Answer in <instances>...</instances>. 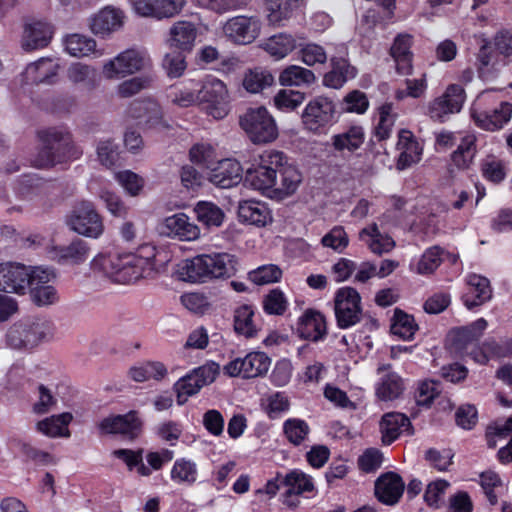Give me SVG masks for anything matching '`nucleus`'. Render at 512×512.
Here are the masks:
<instances>
[{"label": "nucleus", "instance_id": "7", "mask_svg": "<svg viewBox=\"0 0 512 512\" xmlns=\"http://www.w3.org/2000/svg\"><path fill=\"white\" fill-rule=\"evenodd\" d=\"M67 225L74 232L90 238H98L104 230L103 222L93 203L81 201L67 217Z\"/></svg>", "mask_w": 512, "mask_h": 512}, {"label": "nucleus", "instance_id": "19", "mask_svg": "<svg viewBox=\"0 0 512 512\" xmlns=\"http://www.w3.org/2000/svg\"><path fill=\"white\" fill-rule=\"evenodd\" d=\"M135 12L141 16L172 17L185 4V0H131Z\"/></svg>", "mask_w": 512, "mask_h": 512}, {"label": "nucleus", "instance_id": "58", "mask_svg": "<svg viewBox=\"0 0 512 512\" xmlns=\"http://www.w3.org/2000/svg\"><path fill=\"white\" fill-rule=\"evenodd\" d=\"M248 277L257 285L271 284L281 279L282 270L274 264L263 265L249 272Z\"/></svg>", "mask_w": 512, "mask_h": 512}, {"label": "nucleus", "instance_id": "47", "mask_svg": "<svg viewBox=\"0 0 512 512\" xmlns=\"http://www.w3.org/2000/svg\"><path fill=\"white\" fill-rule=\"evenodd\" d=\"M121 260L119 254H99L91 261V269L115 282Z\"/></svg>", "mask_w": 512, "mask_h": 512}, {"label": "nucleus", "instance_id": "57", "mask_svg": "<svg viewBox=\"0 0 512 512\" xmlns=\"http://www.w3.org/2000/svg\"><path fill=\"white\" fill-rule=\"evenodd\" d=\"M283 431L288 441L300 445L310 432L308 424L301 419H288L284 422Z\"/></svg>", "mask_w": 512, "mask_h": 512}, {"label": "nucleus", "instance_id": "29", "mask_svg": "<svg viewBox=\"0 0 512 512\" xmlns=\"http://www.w3.org/2000/svg\"><path fill=\"white\" fill-rule=\"evenodd\" d=\"M52 27L42 21L27 24L22 46L25 50H35L47 46L52 38Z\"/></svg>", "mask_w": 512, "mask_h": 512}, {"label": "nucleus", "instance_id": "21", "mask_svg": "<svg viewBox=\"0 0 512 512\" xmlns=\"http://www.w3.org/2000/svg\"><path fill=\"white\" fill-rule=\"evenodd\" d=\"M511 115L512 104L508 102H502L499 108L491 112L478 111L476 108H472L471 110V117L475 124L487 131L501 129L510 120Z\"/></svg>", "mask_w": 512, "mask_h": 512}, {"label": "nucleus", "instance_id": "32", "mask_svg": "<svg viewBox=\"0 0 512 512\" xmlns=\"http://www.w3.org/2000/svg\"><path fill=\"white\" fill-rule=\"evenodd\" d=\"M412 37L409 34H399L390 49L391 56L396 62L397 72L408 75L412 70V53L410 51Z\"/></svg>", "mask_w": 512, "mask_h": 512}, {"label": "nucleus", "instance_id": "37", "mask_svg": "<svg viewBox=\"0 0 512 512\" xmlns=\"http://www.w3.org/2000/svg\"><path fill=\"white\" fill-rule=\"evenodd\" d=\"M132 116L139 119L140 124L154 128L162 123L163 112L160 105L152 100L135 103L131 108Z\"/></svg>", "mask_w": 512, "mask_h": 512}, {"label": "nucleus", "instance_id": "18", "mask_svg": "<svg viewBox=\"0 0 512 512\" xmlns=\"http://www.w3.org/2000/svg\"><path fill=\"white\" fill-rule=\"evenodd\" d=\"M59 65L50 58H41L30 63L21 74L23 85L52 84L57 77Z\"/></svg>", "mask_w": 512, "mask_h": 512}, {"label": "nucleus", "instance_id": "36", "mask_svg": "<svg viewBox=\"0 0 512 512\" xmlns=\"http://www.w3.org/2000/svg\"><path fill=\"white\" fill-rule=\"evenodd\" d=\"M364 130L361 126H351L347 130L331 137L332 147L337 152L353 153L364 143Z\"/></svg>", "mask_w": 512, "mask_h": 512}, {"label": "nucleus", "instance_id": "34", "mask_svg": "<svg viewBox=\"0 0 512 512\" xmlns=\"http://www.w3.org/2000/svg\"><path fill=\"white\" fill-rule=\"evenodd\" d=\"M238 216L241 221L259 227L265 226L272 219L264 203L252 200L239 203Z\"/></svg>", "mask_w": 512, "mask_h": 512}, {"label": "nucleus", "instance_id": "6", "mask_svg": "<svg viewBox=\"0 0 512 512\" xmlns=\"http://www.w3.org/2000/svg\"><path fill=\"white\" fill-rule=\"evenodd\" d=\"M334 311L337 325L341 329L350 328L362 319L361 296L352 287L337 290L334 298Z\"/></svg>", "mask_w": 512, "mask_h": 512}, {"label": "nucleus", "instance_id": "63", "mask_svg": "<svg viewBox=\"0 0 512 512\" xmlns=\"http://www.w3.org/2000/svg\"><path fill=\"white\" fill-rule=\"evenodd\" d=\"M97 156L102 165L111 167L118 160V146L111 139L101 140L97 144Z\"/></svg>", "mask_w": 512, "mask_h": 512}, {"label": "nucleus", "instance_id": "4", "mask_svg": "<svg viewBox=\"0 0 512 512\" xmlns=\"http://www.w3.org/2000/svg\"><path fill=\"white\" fill-rule=\"evenodd\" d=\"M239 123L253 143H269L278 136L275 120L265 107L249 108L240 116Z\"/></svg>", "mask_w": 512, "mask_h": 512}, {"label": "nucleus", "instance_id": "54", "mask_svg": "<svg viewBox=\"0 0 512 512\" xmlns=\"http://www.w3.org/2000/svg\"><path fill=\"white\" fill-rule=\"evenodd\" d=\"M186 51L173 49L164 55L162 66L170 78L180 77L186 70Z\"/></svg>", "mask_w": 512, "mask_h": 512}, {"label": "nucleus", "instance_id": "31", "mask_svg": "<svg viewBox=\"0 0 512 512\" xmlns=\"http://www.w3.org/2000/svg\"><path fill=\"white\" fill-rule=\"evenodd\" d=\"M487 325V321L484 318H479L468 326L453 330L450 336L455 350L462 352L469 344L477 341L482 336Z\"/></svg>", "mask_w": 512, "mask_h": 512}, {"label": "nucleus", "instance_id": "16", "mask_svg": "<svg viewBox=\"0 0 512 512\" xmlns=\"http://www.w3.org/2000/svg\"><path fill=\"white\" fill-rule=\"evenodd\" d=\"M32 269L15 262L0 264V292L24 295Z\"/></svg>", "mask_w": 512, "mask_h": 512}, {"label": "nucleus", "instance_id": "43", "mask_svg": "<svg viewBox=\"0 0 512 512\" xmlns=\"http://www.w3.org/2000/svg\"><path fill=\"white\" fill-rule=\"evenodd\" d=\"M197 220L207 228L222 225L225 214L216 204L208 201L198 202L194 208Z\"/></svg>", "mask_w": 512, "mask_h": 512}, {"label": "nucleus", "instance_id": "15", "mask_svg": "<svg viewBox=\"0 0 512 512\" xmlns=\"http://www.w3.org/2000/svg\"><path fill=\"white\" fill-rule=\"evenodd\" d=\"M101 434H119L130 440L137 438L142 430V421L138 412L129 411L124 415H111L98 423Z\"/></svg>", "mask_w": 512, "mask_h": 512}, {"label": "nucleus", "instance_id": "60", "mask_svg": "<svg viewBox=\"0 0 512 512\" xmlns=\"http://www.w3.org/2000/svg\"><path fill=\"white\" fill-rule=\"evenodd\" d=\"M305 100V94L295 90H281L274 97L277 108L281 110H294Z\"/></svg>", "mask_w": 512, "mask_h": 512}, {"label": "nucleus", "instance_id": "12", "mask_svg": "<svg viewBox=\"0 0 512 512\" xmlns=\"http://www.w3.org/2000/svg\"><path fill=\"white\" fill-rule=\"evenodd\" d=\"M464 101V89L457 84L449 85L441 96L429 103L427 114L434 121L444 122L449 115L461 110Z\"/></svg>", "mask_w": 512, "mask_h": 512}, {"label": "nucleus", "instance_id": "40", "mask_svg": "<svg viewBox=\"0 0 512 512\" xmlns=\"http://www.w3.org/2000/svg\"><path fill=\"white\" fill-rule=\"evenodd\" d=\"M359 236L361 240L368 244L371 251L375 254L381 255L382 253H387L395 246L394 240L389 236L382 235L376 224L362 229Z\"/></svg>", "mask_w": 512, "mask_h": 512}, {"label": "nucleus", "instance_id": "59", "mask_svg": "<svg viewBox=\"0 0 512 512\" xmlns=\"http://www.w3.org/2000/svg\"><path fill=\"white\" fill-rule=\"evenodd\" d=\"M255 161L274 174H278L284 166L289 165L283 152L275 150L264 151Z\"/></svg>", "mask_w": 512, "mask_h": 512}, {"label": "nucleus", "instance_id": "55", "mask_svg": "<svg viewBox=\"0 0 512 512\" xmlns=\"http://www.w3.org/2000/svg\"><path fill=\"white\" fill-rule=\"evenodd\" d=\"M273 81L274 78L268 71L255 69L245 74L243 86L248 92L258 93L271 86Z\"/></svg>", "mask_w": 512, "mask_h": 512}, {"label": "nucleus", "instance_id": "61", "mask_svg": "<svg viewBox=\"0 0 512 512\" xmlns=\"http://www.w3.org/2000/svg\"><path fill=\"white\" fill-rule=\"evenodd\" d=\"M263 308L267 314L282 315L287 308V300L279 289L271 290L263 300Z\"/></svg>", "mask_w": 512, "mask_h": 512}, {"label": "nucleus", "instance_id": "24", "mask_svg": "<svg viewBox=\"0 0 512 512\" xmlns=\"http://www.w3.org/2000/svg\"><path fill=\"white\" fill-rule=\"evenodd\" d=\"M207 178L217 187L231 188L242 180L240 164L230 159L222 160L208 172Z\"/></svg>", "mask_w": 512, "mask_h": 512}, {"label": "nucleus", "instance_id": "49", "mask_svg": "<svg viewBox=\"0 0 512 512\" xmlns=\"http://www.w3.org/2000/svg\"><path fill=\"white\" fill-rule=\"evenodd\" d=\"M72 415L70 413H62L59 415H53L44 420H41L37 423V430L48 437H57V436H68L67 434H62V428L67 426L71 420Z\"/></svg>", "mask_w": 512, "mask_h": 512}, {"label": "nucleus", "instance_id": "2", "mask_svg": "<svg viewBox=\"0 0 512 512\" xmlns=\"http://www.w3.org/2000/svg\"><path fill=\"white\" fill-rule=\"evenodd\" d=\"M236 272V258L229 253L201 254L184 261L180 275L196 283L214 278H228Z\"/></svg>", "mask_w": 512, "mask_h": 512}, {"label": "nucleus", "instance_id": "20", "mask_svg": "<svg viewBox=\"0 0 512 512\" xmlns=\"http://www.w3.org/2000/svg\"><path fill=\"white\" fill-rule=\"evenodd\" d=\"M273 178L275 184H272L268 197L276 200L294 194L302 181L301 173L293 165L284 166Z\"/></svg>", "mask_w": 512, "mask_h": 512}, {"label": "nucleus", "instance_id": "10", "mask_svg": "<svg viewBox=\"0 0 512 512\" xmlns=\"http://www.w3.org/2000/svg\"><path fill=\"white\" fill-rule=\"evenodd\" d=\"M56 275L52 269L37 267L29 277V289L32 302L39 306H50L58 302L59 294L54 286Z\"/></svg>", "mask_w": 512, "mask_h": 512}, {"label": "nucleus", "instance_id": "14", "mask_svg": "<svg viewBox=\"0 0 512 512\" xmlns=\"http://www.w3.org/2000/svg\"><path fill=\"white\" fill-rule=\"evenodd\" d=\"M261 31V21L256 16H235L228 19L223 25L224 35L237 44H250Z\"/></svg>", "mask_w": 512, "mask_h": 512}, {"label": "nucleus", "instance_id": "46", "mask_svg": "<svg viewBox=\"0 0 512 512\" xmlns=\"http://www.w3.org/2000/svg\"><path fill=\"white\" fill-rule=\"evenodd\" d=\"M254 311L249 305H242L234 312V330L237 334L246 338H252L257 334V328L253 321Z\"/></svg>", "mask_w": 512, "mask_h": 512}, {"label": "nucleus", "instance_id": "17", "mask_svg": "<svg viewBox=\"0 0 512 512\" xmlns=\"http://www.w3.org/2000/svg\"><path fill=\"white\" fill-rule=\"evenodd\" d=\"M281 484L286 488L282 494V502L292 509L299 506V496L315 490L312 477L298 469H294L282 477Z\"/></svg>", "mask_w": 512, "mask_h": 512}, {"label": "nucleus", "instance_id": "35", "mask_svg": "<svg viewBox=\"0 0 512 512\" xmlns=\"http://www.w3.org/2000/svg\"><path fill=\"white\" fill-rule=\"evenodd\" d=\"M298 330L303 338L318 341L326 335L325 318L317 311L308 310L300 318Z\"/></svg>", "mask_w": 512, "mask_h": 512}, {"label": "nucleus", "instance_id": "13", "mask_svg": "<svg viewBox=\"0 0 512 512\" xmlns=\"http://www.w3.org/2000/svg\"><path fill=\"white\" fill-rule=\"evenodd\" d=\"M270 358L263 352H251L244 358H236L224 366L230 377L255 378L265 374L270 366Z\"/></svg>", "mask_w": 512, "mask_h": 512}, {"label": "nucleus", "instance_id": "11", "mask_svg": "<svg viewBox=\"0 0 512 512\" xmlns=\"http://www.w3.org/2000/svg\"><path fill=\"white\" fill-rule=\"evenodd\" d=\"M335 105L327 97L318 96L312 99L302 112V123L308 131L317 133L333 122Z\"/></svg>", "mask_w": 512, "mask_h": 512}, {"label": "nucleus", "instance_id": "41", "mask_svg": "<svg viewBox=\"0 0 512 512\" xmlns=\"http://www.w3.org/2000/svg\"><path fill=\"white\" fill-rule=\"evenodd\" d=\"M404 391V382L395 372L388 371L380 378L376 388V395L383 401L398 398Z\"/></svg>", "mask_w": 512, "mask_h": 512}, {"label": "nucleus", "instance_id": "52", "mask_svg": "<svg viewBox=\"0 0 512 512\" xmlns=\"http://www.w3.org/2000/svg\"><path fill=\"white\" fill-rule=\"evenodd\" d=\"M295 48V40L291 35L279 34L270 37L265 43V50L277 59L284 58Z\"/></svg>", "mask_w": 512, "mask_h": 512}, {"label": "nucleus", "instance_id": "1", "mask_svg": "<svg viewBox=\"0 0 512 512\" xmlns=\"http://www.w3.org/2000/svg\"><path fill=\"white\" fill-rule=\"evenodd\" d=\"M39 142L37 153L30 163L38 169H48L82 155L75 145L71 133L63 127H48L37 131Z\"/></svg>", "mask_w": 512, "mask_h": 512}, {"label": "nucleus", "instance_id": "39", "mask_svg": "<svg viewBox=\"0 0 512 512\" xmlns=\"http://www.w3.org/2000/svg\"><path fill=\"white\" fill-rule=\"evenodd\" d=\"M276 174L267 170L263 166L255 163L253 167L248 168L244 177L245 183L255 190L261 191L264 195L269 196V191L274 182Z\"/></svg>", "mask_w": 512, "mask_h": 512}, {"label": "nucleus", "instance_id": "33", "mask_svg": "<svg viewBox=\"0 0 512 512\" xmlns=\"http://www.w3.org/2000/svg\"><path fill=\"white\" fill-rule=\"evenodd\" d=\"M467 284L469 285V292L464 297V303L467 308L472 309L491 298L492 290L487 278L476 274L469 275Z\"/></svg>", "mask_w": 512, "mask_h": 512}, {"label": "nucleus", "instance_id": "25", "mask_svg": "<svg viewBox=\"0 0 512 512\" xmlns=\"http://www.w3.org/2000/svg\"><path fill=\"white\" fill-rule=\"evenodd\" d=\"M381 6L379 9H368L362 16L358 24V31L364 37H371L378 24L390 20L393 16L395 0H376Z\"/></svg>", "mask_w": 512, "mask_h": 512}, {"label": "nucleus", "instance_id": "62", "mask_svg": "<svg viewBox=\"0 0 512 512\" xmlns=\"http://www.w3.org/2000/svg\"><path fill=\"white\" fill-rule=\"evenodd\" d=\"M321 243L324 247L341 252L348 246L349 239L343 227L335 226L323 236Z\"/></svg>", "mask_w": 512, "mask_h": 512}, {"label": "nucleus", "instance_id": "22", "mask_svg": "<svg viewBox=\"0 0 512 512\" xmlns=\"http://www.w3.org/2000/svg\"><path fill=\"white\" fill-rule=\"evenodd\" d=\"M197 28L190 21H178L169 29L166 44L170 49H178L191 52L197 38Z\"/></svg>", "mask_w": 512, "mask_h": 512}, {"label": "nucleus", "instance_id": "27", "mask_svg": "<svg viewBox=\"0 0 512 512\" xmlns=\"http://www.w3.org/2000/svg\"><path fill=\"white\" fill-rule=\"evenodd\" d=\"M149 265L147 259L134 254L122 255V260L117 271L115 283L130 284L145 276V266Z\"/></svg>", "mask_w": 512, "mask_h": 512}, {"label": "nucleus", "instance_id": "23", "mask_svg": "<svg viewBox=\"0 0 512 512\" xmlns=\"http://www.w3.org/2000/svg\"><path fill=\"white\" fill-rule=\"evenodd\" d=\"M405 485L402 478L388 472L380 476L375 483V495L378 500L387 505H394L403 494Z\"/></svg>", "mask_w": 512, "mask_h": 512}, {"label": "nucleus", "instance_id": "45", "mask_svg": "<svg viewBox=\"0 0 512 512\" xmlns=\"http://www.w3.org/2000/svg\"><path fill=\"white\" fill-rule=\"evenodd\" d=\"M279 81L283 86L310 85L315 81V75L307 68L291 65L280 73Z\"/></svg>", "mask_w": 512, "mask_h": 512}, {"label": "nucleus", "instance_id": "3", "mask_svg": "<svg viewBox=\"0 0 512 512\" xmlns=\"http://www.w3.org/2000/svg\"><path fill=\"white\" fill-rule=\"evenodd\" d=\"M52 333L50 321L42 318L14 323L7 331V344L13 349H30L37 346Z\"/></svg>", "mask_w": 512, "mask_h": 512}, {"label": "nucleus", "instance_id": "9", "mask_svg": "<svg viewBox=\"0 0 512 512\" xmlns=\"http://www.w3.org/2000/svg\"><path fill=\"white\" fill-rule=\"evenodd\" d=\"M198 100L205 105L209 115L223 119L229 112V95L226 85L219 79L210 77L198 90Z\"/></svg>", "mask_w": 512, "mask_h": 512}, {"label": "nucleus", "instance_id": "44", "mask_svg": "<svg viewBox=\"0 0 512 512\" xmlns=\"http://www.w3.org/2000/svg\"><path fill=\"white\" fill-rule=\"evenodd\" d=\"M476 154V137L474 135H466L462 138L457 149L452 153V163L458 169H467L473 162Z\"/></svg>", "mask_w": 512, "mask_h": 512}, {"label": "nucleus", "instance_id": "28", "mask_svg": "<svg viewBox=\"0 0 512 512\" xmlns=\"http://www.w3.org/2000/svg\"><path fill=\"white\" fill-rule=\"evenodd\" d=\"M164 226L169 231V235L178 237L182 241H193L200 235L199 227L190 222L189 217L184 213H177L167 217Z\"/></svg>", "mask_w": 512, "mask_h": 512}, {"label": "nucleus", "instance_id": "51", "mask_svg": "<svg viewBox=\"0 0 512 512\" xmlns=\"http://www.w3.org/2000/svg\"><path fill=\"white\" fill-rule=\"evenodd\" d=\"M416 330L417 325L414 322V318L400 309H395L391 332L403 340H410Z\"/></svg>", "mask_w": 512, "mask_h": 512}, {"label": "nucleus", "instance_id": "53", "mask_svg": "<svg viewBox=\"0 0 512 512\" xmlns=\"http://www.w3.org/2000/svg\"><path fill=\"white\" fill-rule=\"evenodd\" d=\"M197 466L186 459L175 461L171 470V479L179 484L192 485L197 480Z\"/></svg>", "mask_w": 512, "mask_h": 512}, {"label": "nucleus", "instance_id": "30", "mask_svg": "<svg viewBox=\"0 0 512 512\" xmlns=\"http://www.w3.org/2000/svg\"><path fill=\"white\" fill-rule=\"evenodd\" d=\"M122 23V12L115 8L106 7L92 17L90 28L94 34L104 36L118 30Z\"/></svg>", "mask_w": 512, "mask_h": 512}, {"label": "nucleus", "instance_id": "5", "mask_svg": "<svg viewBox=\"0 0 512 512\" xmlns=\"http://www.w3.org/2000/svg\"><path fill=\"white\" fill-rule=\"evenodd\" d=\"M150 66L151 59L145 51L127 49L103 65V75L107 79H120Z\"/></svg>", "mask_w": 512, "mask_h": 512}, {"label": "nucleus", "instance_id": "56", "mask_svg": "<svg viewBox=\"0 0 512 512\" xmlns=\"http://www.w3.org/2000/svg\"><path fill=\"white\" fill-rule=\"evenodd\" d=\"M443 250L438 246L427 249L419 259L416 272L421 275H429L441 265Z\"/></svg>", "mask_w": 512, "mask_h": 512}, {"label": "nucleus", "instance_id": "38", "mask_svg": "<svg viewBox=\"0 0 512 512\" xmlns=\"http://www.w3.org/2000/svg\"><path fill=\"white\" fill-rule=\"evenodd\" d=\"M332 70L325 74L323 82L325 86L338 89L344 83L355 77L356 69L346 59H332Z\"/></svg>", "mask_w": 512, "mask_h": 512}, {"label": "nucleus", "instance_id": "8", "mask_svg": "<svg viewBox=\"0 0 512 512\" xmlns=\"http://www.w3.org/2000/svg\"><path fill=\"white\" fill-rule=\"evenodd\" d=\"M219 373V365L211 362L195 368L189 374L180 378L174 384V390L177 394V403L183 405L188 397L197 394L200 389L212 383Z\"/></svg>", "mask_w": 512, "mask_h": 512}, {"label": "nucleus", "instance_id": "48", "mask_svg": "<svg viewBox=\"0 0 512 512\" xmlns=\"http://www.w3.org/2000/svg\"><path fill=\"white\" fill-rule=\"evenodd\" d=\"M154 77L150 74L136 76L121 82L117 88V95L121 98H130L152 86Z\"/></svg>", "mask_w": 512, "mask_h": 512}, {"label": "nucleus", "instance_id": "64", "mask_svg": "<svg viewBox=\"0 0 512 512\" xmlns=\"http://www.w3.org/2000/svg\"><path fill=\"white\" fill-rule=\"evenodd\" d=\"M484 347L489 359L512 357V339H488L484 342Z\"/></svg>", "mask_w": 512, "mask_h": 512}, {"label": "nucleus", "instance_id": "42", "mask_svg": "<svg viewBox=\"0 0 512 512\" xmlns=\"http://www.w3.org/2000/svg\"><path fill=\"white\" fill-rule=\"evenodd\" d=\"M90 248L82 239H75L69 245L55 248L56 257L59 261H66L73 264L84 262L89 255Z\"/></svg>", "mask_w": 512, "mask_h": 512}, {"label": "nucleus", "instance_id": "50", "mask_svg": "<svg viewBox=\"0 0 512 512\" xmlns=\"http://www.w3.org/2000/svg\"><path fill=\"white\" fill-rule=\"evenodd\" d=\"M96 42L92 38L73 34L65 39L66 51L74 57H85L95 52Z\"/></svg>", "mask_w": 512, "mask_h": 512}, {"label": "nucleus", "instance_id": "26", "mask_svg": "<svg viewBox=\"0 0 512 512\" xmlns=\"http://www.w3.org/2000/svg\"><path fill=\"white\" fill-rule=\"evenodd\" d=\"M382 442L385 445L393 443L401 433L407 431L412 434V425L409 418L399 412H389L382 416L380 421Z\"/></svg>", "mask_w": 512, "mask_h": 512}]
</instances>
